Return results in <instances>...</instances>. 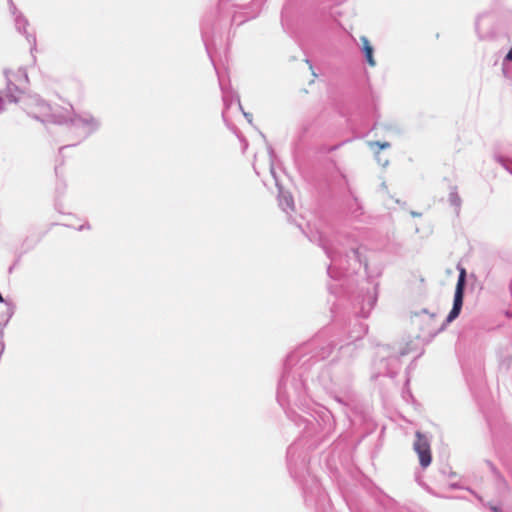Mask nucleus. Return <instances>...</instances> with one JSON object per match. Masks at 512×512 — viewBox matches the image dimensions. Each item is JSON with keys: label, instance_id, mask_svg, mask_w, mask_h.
<instances>
[{"label": "nucleus", "instance_id": "obj_4", "mask_svg": "<svg viewBox=\"0 0 512 512\" xmlns=\"http://www.w3.org/2000/svg\"><path fill=\"white\" fill-rule=\"evenodd\" d=\"M360 40H361L362 49H363V52L365 54V57H366V60H367L368 64L370 66H375L376 62H375L374 57H373V47L370 44L368 38L365 37V36H362L360 38Z\"/></svg>", "mask_w": 512, "mask_h": 512}, {"label": "nucleus", "instance_id": "obj_6", "mask_svg": "<svg viewBox=\"0 0 512 512\" xmlns=\"http://www.w3.org/2000/svg\"><path fill=\"white\" fill-rule=\"evenodd\" d=\"M373 145L377 146L379 149H386V148L390 147V144L388 142L382 143V142L377 141V142L373 143Z\"/></svg>", "mask_w": 512, "mask_h": 512}, {"label": "nucleus", "instance_id": "obj_7", "mask_svg": "<svg viewBox=\"0 0 512 512\" xmlns=\"http://www.w3.org/2000/svg\"><path fill=\"white\" fill-rule=\"evenodd\" d=\"M493 511H494V512H498V509H497V508H493Z\"/></svg>", "mask_w": 512, "mask_h": 512}, {"label": "nucleus", "instance_id": "obj_3", "mask_svg": "<svg viewBox=\"0 0 512 512\" xmlns=\"http://www.w3.org/2000/svg\"><path fill=\"white\" fill-rule=\"evenodd\" d=\"M447 201L452 208L453 213L458 216L461 210L462 199L456 188L450 191Z\"/></svg>", "mask_w": 512, "mask_h": 512}, {"label": "nucleus", "instance_id": "obj_1", "mask_svg": "<svg viewBox=\"0 0 512 512\" xmlns=\"http://www.w3.org/2000/svg\"><path fill=\"white\" fill-rule=\"evenodd\" d=\"M413 449L417 453L422 468H427L432 462L431 447L428 438L420 431L415 432Z\"/></svg>", "mask_w": 512, "mask_h": 512}, {"label": "nucleus", "instance_id": "obj_2", "mask_svg": "<svg viewBox=\"0 0 512 512\" xmlns=\"http://www.w3.org/2000/svg\"><path fill=\"white\" fill-rule=\"evenodd\" d=\"M465 278H466V271H465V269H461L459 277H458V281L456 284L453 307L447 317V322H452L460 314V311H461V308L463 305Z\"/></svg>", "mask_w": 512, "mask_h": 512}, {"label": "nucleus", "instance_id": "obj_5", "mask_svg": "<svg viewBox=\"0 0 512 512\" xmlns=\"http://www.w3.org/2000/svg\"><path fill=\"white\" fill-rule=\"evenodd\" d=\"M428 323L425 326H421V329L426 331L428 334H435L442 329L440 325L436 323L435 314H427Z\"/></svg>", "mask_w": 512, "mask_h": 512}]
</instances>
